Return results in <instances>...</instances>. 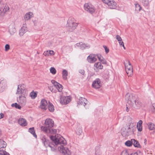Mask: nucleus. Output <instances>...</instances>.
<instances>
[{"label": "nucleus", "mask_w": 155, "mask_h": 155, "mask_svg": "<svg viewBox=\"0 0 155 155\" xmlns=\"http://www.w3.org/2000/svg\"><path fill=\"white\" fill-rule=\"evenodd\" d=\"M132 143L133 141L132 140H128L125 142V144L127 146L130 147L132 145Z\"/></svg>", "instance_id": "obj_37"}, {"label": "nucleus", "mask_w": 155, "mask_h": 155, "mask_svg": "<svg viewBox=\"0 0 155 155\" xmlns=\"http://www.w3.org/2000/svg\"><path fill=\"white\" fill-rule=\"evenodd\" d=\"M131 140L133 141V143L135 147H140L141 146L140 145L139 142L136 140L134 139H131Z\"/></svg>", "instance_id": "obj_24"}, {"label": "nucleus", "mask_w": 155, "mask_h": 155, "mask_svg": "<svg viewBox=\"0 0 155 155\" xmlns=\"http://www.w3.org/2000/svg\"><path fill=\"white\" fill-rule=\"evenodd\" d=\"M148 127L150 130H152L155 129V127L154 124L152 123H149L148 124Z\"/></svg>", "instance_id": "obj_32"}, {"label": "nucleus", "mask_w": 155, "mask_h": 155, "mask_svg": "<svg viewBox=\"0 0 155 155\" xmlns=\"http://www.w3.org/2000/svg\"><path fill=\"white\" fill-rule=\"evenodd\" d=\"M103 47L104 48L105 51L106 53L107 54V53H108L109 51V49L108 48H107V47L105 45H104L103 46Z\"/></svg>", "instance_id": "obj_43"}, {"label": "nucleus", "mask_w": 155, "mask_h": 155, "mask_svg": "<svg viewBox=\"0 0 155 155\" xmlns=\"http://www.w3.org/2000/svg\"><path fill=\"white\" fill-rule=\"evenodd\" d=\"M0 155H10V154L8 153L7 152L3 150H0Z\"/></svg>", "instance_id": "obj_36"}, {"label": "nucleus", "mask_w": 155, "mask_h": 155, "mask_svg": "<svg viewBox=\"0 0 155 155\" xmlns=\"http://www.w3.org/2000/svg\"><path fill=\"white\" fill-rule=\"evenodd\" d=\"M62 77L64 80H66L67 79V76L68 75V71L65 70H64L62 72Z\"/></svg>", "instance_id": "obj_27"}, {"label": "nucleus", "mask_w": 155, "mask_h": 155, "mask_svg": "<svg viewBox=\"0 0 155 155\" xmlns=\"http://www.w3.org/2000/svg\"><path fill=\"white\" fill-rule=\"evenodd\" d=\"M144 143L145 144L146 143V142H147V140L146 139H144Z\"/></svg>", "instance_id": "obj_59"}, {"label": "nucleus", "mask_w": 155, "mask_h": 155, "mask_svg": "<svg viewBox=\"0 0 155 155\" xmlns=\"http://www.w3.org/2000/svg\"><path fill=\"white\" fill-rule=\"evenodd\" d=\"M126 119L128 125L130 124V126L131 127L133 126V124H134V121L132 118L129 116H127Z\"/></svg>", "instance_id": "obj_19"}, {"label": "nucleus", "mask_w": 155, "mask_h": 155, "mask_svg": "<svg viewBox=\"0 0 155 155\" xmlns=\"http://www.w3.org/2000/svg\"><path fill=\"white\" fill-rule=\"evenodd\" d=\"M6 147V143L2 140L0 139V148L5 147Z\"/></svg>", "instance_id": "obj_30"}, {"label": "nucleus", "mask_w": 155, "mask_h": 155, "mask_svg": "<svg viewBox=\"0 0 155 155\" xmlns=\"http://www.w3.org/2000/svg\"><path fill=\"white\" fill-rule=\"evenodd\" d=\"M103 68V66L101 64V62H98L94 64V69L96 71L99 69H102Z\"/></svg>", "instance_id": "obj_14"}, {"label": "nucleus", "mask_w": 155, "mask_h": 155, "mask_svg": "<svg viewBox=\"0 0 155 155\" xmlns=\"http://www.w3.org/2000/svg\"><path fill=\"white\" fill-rule=\"evenodd\" d=\"M134 126V124H133V126H132L131 127L130 126V124L128 125V127L127 129L130 130V131H133V127Z\"/></svg>", "instance_id": "obj_45"}, {"label": "nucleus", "mask_w": 155, "mask_h": 155, "mask_svg": "<svg viewBox=\"0 0 155 155\" xmlns=\"http://www.w3.org/2000/svg\"><path fill=\"white\" fill-rule=\"evenodd\" d=\"M27 28L25 25H23L21 28L19 30V35L20 36H23L27 31Z\"/></svg>", "instance_id": "obj_16"}, {"label": "nucleus", "mask_w": 155, "mask_h": 155, "mask_svg": "<svg viewBox=\"0 0 155 155\" xmlns=\"http://www.w3.org/2000/svg\"><path fill=\"white\" fill-rule=\"evenodd\" d=\"M5 51H8L10 49V46L8 44H6L5 45Z\"/></svg>", "instance_id": "obj_47"}, {"label": "nucleus", "mask_w": 155, "mask_h": 155, "mask_svg": "<svg viewBox=\"0 0 155 155\" xmlns=\"http://www.w3.org/2000/svg\"><path fill=\"white\" fill-rule=\"evenodd\" d=\"M88 102L87 100L85 98L81 97L79 99V101L78 102V105L81 104L83 105L84 106L87 104Z\"/></svg>", "instance_id": "obj_13"}, {"label": "nucleus", "mask_w": 155, "mask_h": 155, "mask_svg": "<svg viewBox=\"0 0 155 155\" xmlns=\"http://www.w3.org/2000/svg\"><path fill=\"white\" fill-rule=\"evenodd\" d=\"M130 155H142V153L140 151H137L136 152L131 153Z\"/></svg>", "instance_id": "obj_39"}, {"label": "nucleus", "mask_w": 155, "mask_h": 155, "mask_svg": "<svg viewBox=\"0 0 155 155\" xmlns=\"http://www.w3.org/2000/svg\"><path fill=\"white\" fill-rule=\"evenodd\" d=\"M54 124V121L51 119H47L45 121V126H42L41 129L46 133L54 134L56 133V130L51 128Z\"/></svg>", "instance_id": "obj_3"}, {"label": "nucleus", "mask_w": 155, "mask_h": 155, "mask_svg": "<svg viewBox=\"0 0 155 155\" xmlns=\"http://www.w3.org/2000/svg\"><path fill=\"white\" fill-rule=\"evenodd\" d=\"M48 103L45 99H43L41 102L40 107L42 109L46 110L48 107Z\"/></svg>", "instance_id": "obj_12"}, {"label": "nucleus", "mask_w": 155, "mask_h": 155, "mask_svg": "<svg viewBox=\"0 0 155 155\" xmlns=\"http://www.w3.org/2000/svg\"><path fill=\"white\" fill-rule=\"evenodd\" d=\"M126 61L127 62V63L125 62H124V64L125 67V70H126V69H127V68H133V67L130 63V61L128 60H127Z\"/></svg>", "instance_id": "obj_23"}, {"label": "nucleus", "mask_w": 155, "mask_h": 155, "mask_svg": "<svg viewBox=\"0 0 155 155\" xmlns=\"http://www.w3.org/2000/svg\"><path fill=\"white\" fill-rule=\"evenodd\" d=\"M9 8L8 6H5L2 11V16H4L5 14L7 12H9Z\"/></svg>", "instance_id": "obj_29"}, {"label": "nucleus", "mask_w": 155, "mask_h": 155, "mask_svg": "<svg viewBox=\"0 0 155 155\" xmlns=\"http://www.w3.org/2000/svg\"><path fill=\"white\" fill-rule=\"evenodd\" d=\"M122 45L124 48V49H125V47L124 46V43L123 42H122Z\"/></svg>", "instance_id": "obj_54"}, {"label": "nucleus", "mask_w": 155, "mask_h": 155, "mask_svg": "<svg viewBox=\"0 0 155 155\" xmlns=\"http://www.w3.org/2000/svg\"><path fill=\"white\" fill-rule=\"evenodd\" d=\"M82 132V127L80 125H78L77 127L76 132L77 134L80 135Z\"/></svg>", "instance_id": "obj_25"}, {"label": "nucleus", "mask_w": 155, "mask_h": 155, "mask_svg": "<svg viewBox=\"0 0 155 155\" xmlns=\"http://www.w3.org/2000/svg\"><path fill=\"white\" fill-rule=\"evenodd\" d=\"M135 10L137 11H140L142 8L140 5L137 3H135Z\"/></svg>", "instance_id": "obj_33"}, {"label": "nucleus", "mask_w": 155, "mask_h": 155, "mask_svg": "<svg viewBox=\"0 0 155 155\" xmlns=\"http://www.w3.org/2000/svg\"><path fill=\"white\" fill-rule=\"evenodd\" d=\"M111 0H102L104 3L107 5L108 4L109 2Z\"/></svg>", "instance_id": "obj_48"}, {"label": "nucleus", "mask_w": 155, "mask_h": 155, "mask_svg": "<svg viewBox=\"0 0 155 155\" xmlns=\"http://www.w3.org/2000/svg\"><path fill=\"white\" fill-rule=\"evenodd\" d=\"M51 82L59 92H61L62 91L63 87L61 85L54 80H51Z\"/></svg>", "instance_id": "obj_6"}, {"label": "nucleus", "mask_w": 155, "mask_h": 155, "mask_svg": "<svg viewBox=\"0 0 155 155\" xmlns=\"http://www.w3.org/2000/svg\"><path fill=\"white\" fill-rule=\"evenodd\" d=\"M97 56L98 58L99 61L102 62L103 64H107V62L106 60L101 55L97 54Z\"/></svg>", "instance_id": "obj_21"}, {"label": "nucleus", "mask_w": 155, "mask_h": 155, "mask_svg": "<svg viewBox=\"0 0 155 155\" xmlns=\"http://www.w3.org/2000/svg\"><path fill=\"white\" fill-rule=\"evenodd\" d=\"M41 138L44 146L47 147L51 148V150L54 151L58 147V150L64 155H70L71 152L68 149L64 147L66 145V142L65 139L61 135H55V136H51V141L49 142L45 136L41 135Z\"/></svg>", "instance_id": "obj_1"}, {"label": "nucleus", "mask_w": 155, "mask_h": 155, "mask_svg": "<svg viewBox=\"0 0 155 155\" xmlns=\"http://www.w3.org/2000/svg\"><path fill=\"white\" fill-rule=\"evenodd\" d=\"M137 128L138 130L140 132L142 130V125H137Z\"/></svg>", "instance_id": "obj_44"}, {"label": "nucleus", "mask_w": 155, "mask_h": 155, "mask_svg": "<svg viewBox=\"0 0 155 155\" xmlns=\"http://www.w3.org/2000/svg\"><path fill=\"white\" fill-rule=\"evenodd\" d=\"M30 95L32 98L34 99L37 97V94L33 91L30 93Z\"/></svg>", "instance_id": "obj_35"}, {"label": "nucleus", "mask_w": 155, "mask_h": 155, "mask_svg": "<svg viewBox=\"0 0 155 155\" xmlns=\"http://www.w3.org/2000/svg\"><path fill=\"white\" fill-rule=\"evenodd\" d=\"M29 131L35 137H37V136L35 133L34 127L29 128Z\"/></svg>", "instance_id": "obj_31"}, {"label": "nucleus", "mask_w": 155, "mask_h": 155, "mask_svg": "<svg viewBox=\"0 0 155 155\" xmlns=\"http://www.w3.org/2000/svg\"><path fill=\"white\" fill-rule=\"evenodd\" d=\"M25 91V85L24 84L21 85H19L18 86V90L16 94H22L24 93Z\"/></svg>", "instance_id": "obj_8"}, {"label": "nucleus", "mask_w": 155, "mask_h": 155, "mask_svg": "<svg viewBox=\"0 0 155 155\" xmlns=\"http://www.w3.org/2000/svg\"><path fill=\"white\" fill-rule=\"evenodd\" d=\"M126 129L123 128L121 129V134L122 135L124 136H128V135L134 133L133 130L130 131V130L127 129L126 131H125Z\"/></svg>", "instance_id": "obj_9"}, {"label": "nucleus", "mask_w": 155, "mask_h": 155, "mask_svg": "<svg viewBox=\"0 0 155 155\" xmlns=\"http://www.w3.org/2000/svg\"><path fill=\"white\" fill-rule=\"evenodd\" d=\"M80 48L82 49H83L85 48L86 47H89V46L88 45L85 44H83L81 45L80 46Z\"/></svg>", "instance_id": "obj_40"}, {"label": "nucleus", "mask_w": 155, "mask_h": 155, "mask_svg": "<svg viewBox=\"0 0 155 155\" xmlns=\"http://www.w3.org/2000/svg\"><path fill=\"white\" fill-rule=\"evenodd\" d=\"M68 29L69 31L72 32L75 29L78 25V24L75 22L74 18H69L67 21Z\"/></svg>", "instance_id": "obj_4"}, {"label": "nucleus", "mask_w": 155, "mask_h": 155, "mask_svg": "<svg viewBox=\"0 0 155 155\" xmlns=\"http://www.w3.org/2000/svg\"><path fill=\"white\" fill-rule=\"evenodd\" d=\"M37 53L38 54H40V53L38 51L37 52Z\"/></svg>", "instance_id": "obj_60"}, {"label": "nucleus", "mask_w": 155, "mask_h": 155, "mask_svg": "<svg viewBox=\"0 0 155 155\" xmlns=\"http://www.w3.org/2000/svg\"><path fill=\"white\" fill-rule=\"evenodd\" d=\"M142 2L144 4L145 6H147L149 3L148 1L147 0H142Z\"/></svg>", "instance_id": "obj_42"}, {"label": "nucleus", "mask_w": 155, "mask_h": 155, "mask_svg": "<svg viewBox=\"0 0 155 155\" xmlns=\"http://www.w3.org/2000/svg\"><path fill=\"white\" fill-rule=\"evenodd\" d=\"M96 57V56L94 54H90L87 58L88 61L90 63L94 62L97 60V59Z\"/></svg>", "instance_id": "obj_10"}, {"label": "nucleus", "mask_w": 155, "mask_h": 155, "mask_svg": "<svg viewBox=\"0 0 155 155\" xmlns=\"http://www.w3.org/2000/svg\"><path fill=\"white\" fill-rule=\"evenodd\" d=\"M84 8L85 10L91 14H92L95 11V9L94 6L88 3L85 4L84 6Z\"/></svg>", "instance_id": "obj_5"}, {"label": "nucleus", "mask_w": 155, "mask_h": 155, "mask_svg": "<svg viewBox=\"0 0 155 155\" xmlns=\"http://www.w3.org/2000/svg\"><path fill=\"white\" fill-rule=\"evenodd\" d=\"M50 71L53 74H54L56 73V70L54 67H51L50 69Z\"/></svg>", "instance_id": "obj_38"}, {"label": "nucleus", "mask_w": 155, "mask_h": 155, "mask_svg": "<svg viewBox=\"0 0 155 155\" xmlns=\"http://www.w3.org/2000/svg\"><path fill=\"white\" fill-rule=\"evenodd\" d=\"M60 102L62 104H66L69 103L71 100L68 97H63L60 99Z\"/></svg>", "instance_id": "obj_11"}, {"label": "nucleus", "mask_w": 155, "mask_h": 155, "mask_svg": "<svg viewBox=\"0 0 155 155\" xmlns=\"http://www.w3.org/2000/svg\"><path fill=\"white\" fill-rule=\"evenodd\" d=\"M18 122V124L22 126H25L27 124L26 120L22 118H20Z\"/></svg>", "instance_id": "obj_17"}, {"label": "nucleus", "mask_w": 155, "mask_h": 155, "mask_svg": "<svg viewBox=\"0 0 155 155\" xmlns=\"http://www.w3.org/2000/svg\"><path fill=\"white\" fill-rule=\"evenodd\" d=\"M80 44V43H77L76 45L77 46H79V45Z\"/></svg>", "instance_id": "obj_57"}, {"label": "nucleus", "mask_w": 155, "mask_h": 155, "mask_svg": "<svg viewBox=\"0 0 155 155\" xmlns=\"http://www.w3.org/2000/svg\"><path fill=\"white\" fill-rule=\"evenodd\" d=\"M4 117V115L2 113L0 114V119L3 118Z\"/></svg>", "instance_id": "obj_52"}, {"label": "nucleus", "mask_w": 155, "mask_h": 155, "mask_svg": "<svg viewBox=\"0 0 155 155\" xmlns=\"http://www.w3.org/2000/svg\"><path fill=\"white\" fill-rule=\"evenodd\" d=\"M108 5L111 9H115L117 7V4L114 1L111 0Z\"/></svg>", "instance_id": "obj_18"}, {"label": "nucleus", "mask_w": 155, "mask_h": 155, "mask_svg": "<svg viewBox=\"0 0 155 155\" xmlns=\"http://www.w3.org/2000/svg\"><path fill=\"white\" fill-rule=\"evenodd\" d=\"M125 99L128 101V104L130 107L138 109L141 107L142 104L138 98L132 94H127L125 95Z\"/></svg>", "instance_id": "obj_2"}, {"label": "nucleus", "mask_w": 155, "mask_h": 155, "mask_svg": "<svg viewBox=\"0 0 155 155\" xmlns=\"http://www.w3.org/2000/svg\"><path fill=\"white\" fill-rule=\"evenodd\" d=\"M16 29L14 26H10L9 27V32L11 35H13L16 32Z\"/></svg>", "instance_id": "obj_22"}, {"label": "nucleus", "mask_w": 155, "mask_h": 155, "mask_svg": "<svg viewBox=\"0 0 155 155\" xmlns=\"http://www.w3.org/2000/svg\"><path fill=\"white\" fill-rule=\"evenodd\" d=\"M142 120H140L137 123V125H142Z\"/></svg>", "instance_id": "obj_50"}, {"label": "nucleus", "mask_w": 155, "mask_h": 155, "mask_svg": "<svg viewBox=\"0 0 155 155\" xmlns=\"http://www.w3.org/2000/svg\"><path fill=\"white\" fill-rule=\"evenodd\" d=\"M101 84L99 79H97L93 81L92 84V87L95 89L99 88L101 86Z\"/></svg>", "instance_id": "obj_7"}, {"label": "nucleus", "mask_w": 155, "mask_h": 155, "mask_svg": "<svg viewBox=\"0 0 155 155\" xmlns=\"http://www.w3.org/2000/svg\"><path fill=\"white\" fill-rule=\"evenodd\" d=\"M120 155H129V154L128 152V151L127 150H125L121 152Z\"/></svg>", "instance_id": "obj_41"}, {"label": "nucleus", "mask_w": 155, "mask_h": 155, "mask_svg": "<svg viewBox=\"0 0 155 155\" xmlns=\"http://www.w3.org/2000/svg\"><path fill=\"white\" fill-rule=\"evenodd\" d=\"M48 109L51 112H53L54 111V107L52 104L49 102Z\"/></svg>", "instance_id": "obj_28"}, {"label": "nucleus", "mask_w": 155, "mask_h": 155, "mask_svg": "<svg viewBox=\"0 0 155 155\" xmlns=\"http://www.w3.org/2000/svg\"><path fill=\"white\" fill-rule=\"evenodd\" d=\"M126 72L127 75L128 76H131L133 74V68H127L126 69Z\"/></svg>", "instance_id": "obj_26"}, {"label": "nucleus", "mask_w": 155, "mask_h": 155, "mask_svg": "<svg viewBox=\"0 0 155 155\" xmlns=\"http://www.w3.org/2000/svg\"><path fill=\"white\" fill-rule=\"evenodd\" d=\"M49 53L51 55H53L54 54V51H51V50L49 51Z\"/></svg>", "instance_id": "obj_53"}, {"label": "nucleus", "mask_w": 155, "mask_h": 155, "mask_svg": "<svg viewBox=\"0 0 155 155\" xmlns=\"http://www.w3.org/2000/svg\"><path fill=\"white\" fill-rule=\"evenodd\" d=\"M127 111L128 112L129 110V109H128L127 107Z\"/></svg>", "instance_id": "obj_58"}, {"label": "nucleus", "mask_w": 155, "mask_h": 155, "mask_svg": "<svg viewBox=\"0 0 155 155\" xmlns=\"http://www.w3.org/2000/svg\"><path fill=\"white\" fill-rule=\"evenodd\" d=\"M116 39L118 40V42L122 41V39L121 37L119 35L116 36Z\"/></svg>", "instance_id": "obj_46"}, {"label": "nucleus", "mask_w": 155, "mask_h": 155, "mask_svg": "<svg viewBox=\"0 0 155 155\" xmlns=\"http://www.w3.org/2000/svg\"><path fill=\"white\" fill-rule=\"evenodd\" d=\"M49 54H50L49 52L47 51L46 52H45L44 54L45 56H47V55H48Z\"/></svg>", "instance_id": "obj_51"}, {"label": "nucleus", "mask_w": 155, "mask_h": 155, "mask_svg": "<svg viewBox=\"0 0 155 155\" xmlns=\"http://www.w3.org/2000/svg\"><path fill=\"white\" fill-rule=\"evenodd\" d=\"M33 13L31 12H28L25 14L24 16V19L25 21L29 20L32 17Z\"/></svg>", "instance_id": "obj_20"}, {"label": "nucleus", "mask_w": 155, "mask_h": 155, "mask_svg": "<svg viewBox=\"0 0 155 155\" xmlns=\"http://www.w3.org/2000/svg\"><path fill=\"white\" fill-rule=\"evenodd\" d=\"M18 101L20 104L23 105H25L26 102L25 97L24 96H20Z\"/></svg>", "instance_id": "obj_15"}, {"label": "nucleus", "mask_w": 155, "mask_h": 155, "mask_svg": "<svg viewBox=\"0 0 155 155\" xmlns=\"http://www.w3.org/2000/svg\"><path fill=\"white\" fill-rule=\"evenodd\" d=\"M153 110H154V111H155V107H154V106H152V109H153Z\"/></svg>", "instance_id": "obj_56"}, {"label": "nucleus", "mask_w": 155, "mask_h": 155, "mask_svg": "<svg viewBox=\"0 0 155 155\" xmlns=\"http://www.w3.org/2000/svg\"><path fill=\"white\" fill-rule=\"evenodd\" d=\"M11 106L12 107H15L17 109H20L21 108V106L17 103H13L12 104Z\"/></svg>", "instance_id": "obj_34"}, {"label": "nucleus", "mask_w": 155, "mask_h": 155, "mask_svg": "<svg viewBox=\"0 0 155 155\" xmlns=\"http://www.w3.org/2000/svg\"><path fill=\"white\" fill-rule=\"evenodd\" d=\"M122 42H123V41H120V42H119V43L120 45L121 46L122 45Z\"/></svg>", "instance_id": "obj_55"}, {"label": "nucleus", "mask_w": 155, "mask_h": 155, "mask_svg": "<svg viewBox=\"0 0 155 155\" xmlns=\"http://www.w3.org/2000/svg\"><path fill=\"white\" fill-rule=\"evenodd\" d=\"M79 73L84 75L85 73V71L84 70H80L79 71Z\"/></svg>", "instance_id": "obj_49"}]
</instances>
